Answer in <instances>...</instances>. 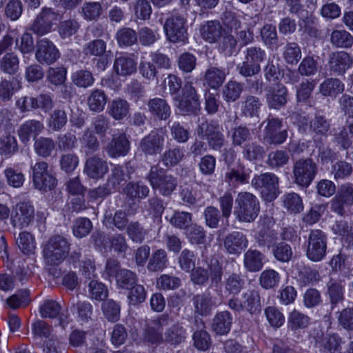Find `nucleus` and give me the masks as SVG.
I'll use <instances>...</instances> for the list:
<instances>
[{
    "mask_svg": "<svg viewBox=\"0 0 353 353\" xmlns=\"http://www.w3.org/2000/svg\"><path fill=\"white\" fill-rule=\"evenodd\" d=\"M166 218L172 226L185 231L192 224V214L183 211H175L170 218Z\"/></svg>",
    "mask_w": 353,
    "mask_h": 353,
    "instance_id": "nucleus-50",
    "label": "nucleus"
},
{
    "mask_svg": "<svg viewBox=\"0 0 353 353\" xmlns=\"http://www.w3.org/2000/svg\"><path fill=\"white\" fill-rule=\"evenodd\" d=\"M70 243L66 238L61 235H54L43 246V256L46 263L49 265H57L68 256Z\"/></svg>",
    "mask_w": 353,
    "mask_h": 353,
    "instance_id": "nucleus-3",
    "label": "nucleus"
},
{
    "mask_svg": "<svg viewBox=\"0 0 353 353\" xmlns=\"http://www.w3.org/2000/svg\"><path fill=\"white\" fill-rule=\"evenodd\" d=\"M106 52V43L100 39L92 40L83 47V53L87 56L102 57Z\"/></svg>",
    "mask_w": 353,
    "mask_h": 353,
    "instance_id": "nucleus-64",
    "label": "nucleus"
},
{
    "mask_svg": "<svg viewBox=\"0 0 353 353\" xmlns=\"http://www.w3.org/2000/svg\"><path fill=\"white\" fill-rule=\"evenodd\" d=\"M35 58L41 64L50 65L54 63L60 56L55 45L48 39H41L37 42Z\"/></svg>",
    "mask_w": 353,
    "mask_h": 353,
    "instance_id": "nucleus-16",
    "label": "nucleus"
},
{
    "mask_svg": "<svg viewBox=\"0 0 353 353\" xmlns=\"http://www.w3.org/2000/svg\"><path fill=\"white\" fill-rule=\"evenodd\" d=\"M242 157L250 162H256L263 159L265 151L256 141L248 143L242 147Z\"/></svg>",
    "mask_w": 353,
    "mask_h": 353,
    "instance_id": "nucleus-35",
    "label": "nucleus"
},
{
    "mask_svg": "<svg viewBox=\"0 0 353 353\" xmlns=\"http://www.w3.org/2000/svg\"><path fill=\"white\" fill-rule=\"evenodd\" d=\"M185 157V150L179 146L166 150L161 156V161L166 168L178 165Z\"/></svg>",
    "mask_w": 353,
    "mask_h": 353,
    "instance_id": "nucleus-38",
    "label": "nucleus"
},
{
    "mask_svg": "<svg viewBox=\"0 0 353 353\" xmlns=\"http://www.w3.org/2000/svg\"><path fill=\"white\" fill-rule=\"evenodd\" d=\"M318 165L311 158L300 159L292 168L294 182L302 188H307L315 179Z\"/></svg>",
    "mask_w": 353,
    "mask_h": 353,
    "instance_id": "nucleus-7",
    "label": "nucleus"
},
{
    "mask_svg": "<svg viewBox=\"0 0 353 353\" xmlns=\"http://www.w3.org/2000/svg\"><path fill=\"white\" fill-rule=\"evenodd\" d=\"M334 141L343 149L349 148L353 141V121L334 134Z\"/></svg>",
    "mask_w": 353,
    "mask_h": 353,
    "instance_id": "nucleus-42",
    "label": "nucleus"
},
{
    "mask_svg": "<svg viewBox=\"0 0 353 353\" xmlns=\"http://www.w3.org/2000/svg\"><path fill=\"white\" fill-rule=\"evenodd\" d=\"M281 276L279 274L273 269H268L263 271L259 277L261 286L265 289H272L278 286Z\"/></svg>",
    "mask_w": 353,
    "mask_h": 353,
    "instance_id": "nucleus-52",
    "label": "nucleus"
},
{
    "mask_svg": "<svg viewBox=\"0 0 353 353\" xmlns=\"http://www.w3.org/2000/svg\"><path fill=\"white\" fill-rule=\"evenodd\" d=\"M288 90L283 84L270 87L266 94V102L269 108L279 110L288 101Z\"/></svg>",
    "mask_w": 353,
    "mask_h": 353,
    "instance_id": "nucleus-22",
    "label": "nucleus"
},
{
    "mask_svg": "<svg viewBox=\"0 0 353 353\" xmlns=\"http://www.w3.org/2000/svg\"><path fill=\"white\" fill-rule=\"evenodd\" d=\"M201 32L205 41L209 43H214L222 35V27L219 21H208L201 26Z\"/></svg>",
    "mask_w": 353,
    "mask_h": 353,
    "instance_id": "nucleus-33",
    "label": "nucleus"
},
{
    "mask_svg": "<svg viewBox=\"0 0 353 353\" xmlns=\"http://www.w3.org/2000/svg\"><path fill=\"white\" fill-rule=\"evenodd\" d=\"M146 179L152 190L163 196H170L178 185V179L176 176L168 174L164 169L157 165L151 166Z\"/></svg>",
    "mask_w": 353,
    "mask_h": 353,
    "instance_id": "nucleus-4",
    "label": "nucleus"
},
{
    "mask_svg": "<svg viewBox=\"0 0 353 353\" xmlns=\"http://www.w3.org/2000/svg\"><path fill=\"white\" fill-rule=\"evenodd\" d=\"M252 137L250 130L246 126L239 125L231 129V141L234 146L243 147Z\"/></svg>",
    "mask_w": 353,
    "mask_h": 353,
    "instance_id": "nucleus-45",
    "label": "nucleus"
},
{
    "mask_svg": "<svg viewBox=\"0 0 353 353\" xmlns=\"http://www.w3.org/2000/svg\"><path fill=\"white\" fill-rule=\"evenodd\" d=\"M341 339L336 334L326 336L319 341V347L323 353H341Z\"/></svg>",
    "mask_w": 353,
    "mask_h": 353,
    "instance_id": "nucleus-46",
    "label": "nucleus"
},
{
    "mask_svg": "<svg viewBox=\"0 0 353 353\" xmlns=\"http://www.w3.org/2000/svg\"><path fill=\"white\" fill-rule=\"evenodd\" d=\"M165 340L172 345H177L185 339V331L180 323L172 325L165 332Z\"/></svg>",
    "mask_w": 353,
    "mask_h": 353,
    "instance_id": "nucleus-53",
    "label": "nucleus"
},
{
    "mask_svg": "<svg viewBox=\"0 0 353 353\" xmlns=\"http://www.w3.org/2000/svg\"><path fill=\"white\" fill-rule=\"evenodd\" d=\"M107 97L104 91L96 89L92 91L88 98V105L91 111L99 112L104 110Z\"/></svg>",
    "mask_w": 353,
    "mask_h": 353,
    "instance_id": "nucleus-44",
    "label": "nucleus"
},
{
    "mask_svg": "<svg viewBox=\"0 0 353 353\" xmlns=\"http://www.w3.org/2000/svg\"><path fill=\"white\" fill-rule=\"evenodd\" d=\"M130 110V104L123 99H115L110 102L108 107V113L115 120H121L125 118Z\"/></svg>",
    "mask_w": 353,
    "mask_h": 353,
    "instance_id": "nucleus-41",
    "label": "nucleus"
},
{
    "mask_svg": "<svg viewBox=\"0 0 353 353\" xmlns=\"http://www.w3.org/2000/svg\"><path fill=\"white\" fill-rule=\"evenodd\" d=\"M124 192L130 199H142L149 194V188L143 182H130L123 189Z\"/></svg>",
    "mask_w": 353,
    "mask_h": 353,
    "instance_id": "nucleus-47",
    "label": "nucleus"
},
{
    "mask_svg": "<svg viewBox=\"0 0 353 353\" xmlns=\"http://www.w3.org/2000/svg\"><path fill=\"white\" fill-rule=\"evenodd\" d=\"M289 160L290 157L286 151L277 150L270 152L267 163L272 169H278L288 164Z\"/></svg>",
    "mask_w": 353,
    "mask_h": 353,
    "instance_id": "nucleus-58",
    "label": "nucleus"
},
{
    "mask_svg": "<svg viewBox=\"0 0 353 353\" xmlns=\"http://www.w3.org/2000/svg\"><path fill=\"white\" fill-rule=\"evenodd\" d=\"M20 88V83L15 78H12L10 81L2 80L0 82V99L3 101H9L14 92Z\"/></svg>",
    "mask_w": 353,
    "mask_h": 353,
    "instance_id": "nucleus-57",
    "label": "nucleus"
},
{
    "mask_svg": "<svg viewBox=\"0 0 353 353\" xmlns=\"http://www.w3.org/2000/svg\"><path fill=\"white\" fill-rule=\"evenodd\" d=\"M11 223L14 228L23 229L28 227L34 219V206L28 201H21L11 213Z\"/></svg>",
    "mask_w": 353,
    "mask_h": 353,
    "instance_id": "nucleus-14",
    "label": "nucleus"
},
{
    "mask_svg": "<svg viewBox=\"0 0 353 353\" xmlns=\"http://www.w3.org/2000/svg\"><path fill=\"white\" fill-rule=\"evenodd\" d=\"M55 147V142L52 138L40 137L34 140V152L42 158L46 159L51 156Z\"/></svg>",
    "mask_w": 353,
    "mask_h": 353,
    "instance_id": "nucleus-37",
    "label": "nucleus"
},
{
    "mask_svg": "<svg viewBox=\"0 0 353 353\" xmlns=\"http://www.w3.org/2000/svg\"><path fill=\"white\" fill-rule=\"evenodd\" d=\"M174 100L181 114H195L200 110L199 97L192 82H185L181 94L174 97Z\"/></svg>",
    "mask_w": 353,
    "mask_h": 353,
    "instance_id": "nucleus-6",
    "label": "nucleus"
},
{
    "mask_svg": "<svg viewBox=\"0 0 353 353\" xmlns=\"http://www.w3.org/2000/svg\"><path fill=\"white\" fill-rule=\"evenodd\" d=\"M234 202V215L239 221H254L260 212V203L255 195L248 192H241Z\"/></svg>",
    "mask_w": 353,
    "mask_h": 353,
    "instance_id": "nucleus-1",
    "label": "nucleus"
},
{
    "mask_svg": "<svg viewBox=\"0 0 353 353\" xmlns=\"http://www.w3.org/2000/svg\"><path fill=\"white\" fill-rule=\"evenodd\" d=\"M272 253L276 260L281 262H289L293 256L291 246L285 242H279L272 247Z\"/></svg>",
    "mask_w": 353,
    "mask_h": 353,
    "instance_id": "nucleus-61",
    "label": "nucleus"
},
{
    "mask_svg": "<svg viewBox=\"0 0 353 353\" xmlns=\"http://www.w3.org/2000/svg\"><path fill=\"white\" fill-rule=\"evenodd\" d=\"M192 302L195 312L201 316L210 314L213 306L215 305V301L210 293H201L194 296Z\"/></svg>",
    "mask_w": 353,
    "mask_h": 353,
    "instance_id": "nucleus-30",
    "label": "nucleus"
},
{
    "mask_svg": "<svg viewBox=\"0 0 353 353\" xmlns=\"http://www.w3.org/2000/svg\"><path fill=\"white\" fill-rule=\"evenodd\" d=\"M262 107L261 100L255 96L248 95L241 102V113L247 118H259Z\"/></svg>",
    "mask_w": 353,
    "mask_h": 353,
    "instance_id": "nucleus-29",
    "label": "nucleus"
},
{
    "mask_svg": "<svg viewBox=\"0 0 353 353\" xmlns=\"http://www.w3.org/2000/svg\"><path fill=\"white\" fill-rule=\"evenodd\" d=\"M43 129V124L41 121L34 119L28 120L19 126L17 134L23 143H27L30 141L31 137L35 139Z\"/></svg>",
    "mask_w": 353,
    "mask_h": 353,
    "instance_id": "nucleus-24",
    "label": "nucleus"
},
{
    "mask_svg": "<svg viewBox=\"0 0 353 353\" xmlns=\"http://www.w3.org/2000/svg\"><path fill=\"white\" fill-rule=\"evenodd\" d=\"M68 117L62 108H57L52 111L48 120V127L54 131L61 130L67 123Z\"/></svg>",
    "mask_w": 353,
    "mask_h": 353,
    "instance_id": "nucleus-54",
    "label": "nucleus"
},
{
    "mask_svg": "<svg viewBox=\"0 0 353 353\" xmlns=\"http://www.w3.org/2000/svg\"><path fill=\"white\" fill-rule=\"evenodd\" d=\"M108 170L107 161L99 155L90 156L85 161L83 172L90 179L94 180L103 179Z\"/></svg>",
    "mask_w": 353,
    "mask_h": 353,
    "instance_id": "nucleus-17",
    "label": "nucleus"
},
{
    "mask_svg": "<svg viewBox=\"0 0 353 353\" xmlns=\"http://www.w3.org/2000/svg\"><path fill=\"white\" fill-rule=\"evenodd\" d=\"M130 142L123 133L115 134L105 148V150L112 158L125 156L130 151Z\"/></svg>",
    "mask_w": 353,
    "mask_h": 353,
    "instance_id": "nucleus-21",
    "label": "nucleus"
},
{
    "mask_svg": "<svg viewBox=\"0 0 353 353\" xmlns=\"http://www.w3.org/2000/svg\"><path fill=\"white\" fill-rule=\"evenodd\" d=\"M344 89V84L336 78L327 79L319 86V92L325 97H336Z\"/></svg>",
    "mask_w": 353,
    "mask_h": 353,
    "instance_id": "nucleus-36",
    "label": "nucleus"
},
{
    "mask_svg": "<svg viewBox=\"0 0 353 353\" xmlns=\"http://www.w3.org/2000/svg\"><path fill=\"white\" fill-rule=\"evenodd\" d=\"M185 235L192 245H202L206 241V231L197 223H192L185 231Z\"/></svg>",
    "mask_w": 353,
    "mask_h": 353,
    "instance_id": "nucleus-40",
    "label": "nucleus"
},
{
    "mask_svg": "<svg viewBox=\"0 0 353 353\" xmlns=\"http://www.w3.org/2000/svg\"><path fill=\"white\" fill-rule=\"evenodd\" d=\"M331 209L339 215L345 213V207L353 205V187L350 183L341 185L331 201Z\"/></svg>",
    "mask_w": 353,
    "mask_h": 353,
    "instance_id": "nucleus-15",
    "label": "nucleus"
},
{
    "mask_svg": "<svg viewBox=\"0 0 353 353\" xmlns=\"http://www.w3.org/2000/svg\"><path fill=\"white\" fill-rule=\"evenodd\" d=\"M249 174L245 171V166L240 164L237 168L229 169L225 173V181L232 187L248 183Z\"/></svg>",
    "mask_w": 353,
    "mask_h": 353,
    "instance_id": "nucleus-34",
    "label": "nucleus"
},
{
    "mask_svg": "<svg viewBox=\"0 0 353 353\" xmlns=\"http://www.w3.org/2000/svg\"><path fill=\"white\" fill-rule=\"evenodd\" d=\"M248 245L246 236L238 231L228 234L223 240L224 249L229 254L239 255Z\"/></svg>",
    "mask_w": 353,
    "mask_h": 353,
    "instance_id": "nucleus-20",
    "label": "nucleus"
},
{
    "mask_svg": "<svg viewBox=\"0 0 353 353\" xmlns=\"http://www.w3.org/2000/svg\"><path fill=\"white\" fill-rule=\"evenodd\" d=\"M103 223L107 227H114L119 231H123L129 224L127 214L122 210H117L113 216L106 212L104 214Z\"/></svg>",
    "mask_w": 353,
    "mask_h": 353,
    "instance_id": "nucleus-31",
    "label": "nucleus"
},
{
    "mask_svg": "<svg viewBox=\"0 0 353 353\" xmlns=\"http://www.w3.org/2000/svg\"><path fill=\"white\" fill-rule=\"evenodd\" d=\"M310 125V130L316 136H327L330 130V120L323 115L316 114Z\"/></svg>",
    "mask_w": 353,
    "mask_h": 353,
    "instance_id": "nucleus-48",
    "label": "nucleus"
},
{
    "mask_svg": "<svg viewBox=\"0 0 353 353\" xmlns=\"http://www.w3.org/2000/svg\"><path fill=\"white\" fill-rule=\"evenodd\" d=\"M113 68L118 75L126 77L136 72L137 62L127 54H121L116 57Z\"/></svg>",
    "mask_w": 353,
    "mask_h": 353,
    "instance_id": "nucleus-27",
    "label": "nucleus"
},
{
    "mask_svg": "<svg viewBox=\"0 0 353 353\" xmlns=\"http://www.w3.org/2000/svg\"><path fill=\"white\" fill-rule=\"evenodd\" d=\"M164 142L163 135L152 132L140 141L139 146L145 156H154L161 152Z\"/></svg>",
    "mask_w": 353,
    "mask_h": 353,
    "instance_id": "nucleus-19",
    "label": "nucleus"
},
{
    "mask_svg": "<svg viewBox=\"0 0 353 353\" xmlns=\"http://www.w3.org/2000/svg\"><path fill=\"white\" fill-rule=\"evenodd\" d=\"M79 28L80 24L76 19H70L59 23L58 32L62 39H68L75 34L79 31Z\"/></svg>",
    "mask_w": 353,
    "mask_h": 353,
    "instance_id": "nucleus-56",
    "label": "nucleus"
},
{
    "mask_svg": "<svg viewBox=\"0 0 353 353\" xmlns=\"http://www.w3.org/2000/svg\"><path fill=\"white\" fill-rule=\"evenodd\" d=\"M330 42L336 48H348L353 44V36L345 30H334L330 34Z\"/></svg>",
    "mask_w": 353,
    "mask_h": 353,
    "instance_id": "nucleus-43",
    "label": "nucleus"
},
{
    "mask_svg": "<svg viewBox=\"0 0 353 353\" xmlns=\"http://www.w3.org/2000/svg\"><path fill=\"white\" fill-rule=\"evenodd\" d=\"M327 241V236L323 231L312 230L307 238V257L314 262L321 261L326 254Z\"/></svg>",
    "mask_w": 353,
    "mask_h": 353,
    "instance_id": "nucleus-10",
    "label": "nucleus"
},
{
    "mask_svg": "<svg viewBox=\"0 0 353 353\" xmlns=\"http://www.w3.org/2000/svg\"><path fill=\"white\" fill-rule=\"evenodd\" d=\"M196 132L199 136L205 138L211 150L222 151L226 141L216 123L213 121H203L198 125Z\"/></svg>",
    "mask_w": 353,
    "mask_h": 353,
    "instance_id": "nucleus-13",
    "label": "nucleus"
},
{
    "mask_svg": "<svg viewBox=\"0 0 353 353\" xmlns=\"http://www.w3.org/2000/svg\"><path fill=\"white\" fill-rule=\"evenodd\" d=\"M57 14L51 8H43L37 16L30 29L34 34L43 36L51 31L52 22L57 20Z\"/></svg>",
    "mask_w": 353,
    "mask_h": 353,
    "instance_id": "nucleus-18",
    "label": "nucleus"
},
{
    "mask_svg": "<svg viewBox=\"0 0 353 353\" xmlns=\"http://www.w3.org/2000/svg\"><path fill=\"white\" fill-rule=\"evenodd\" d=\"M18 57L12 52L6 53L0 60V68L6 73L13 74L19 69Z\"/></svg>",
    "mask_w": 353,
    "mask_h": 353,
    "instance_id": "nucleus-62",
    "label": "nucleus"
},
{
    "mask_svg": "<svg viewBox=\"0 0 353 353\" xmlns=\"http://www.w3.org/2000/svg\"><path fill=\"white\" fill-rule=\"evenodd\" d=\"M278 177L272 173L256 175L252 180V185L261 192L263 199L268 202L274 200L279 194Z\"/></svg>",
    "mask_w": 353,
    "mask_h": 353,
    "instance_id": "nucleus-12",
    "label": "nucleus"
},
{
    "mask_svg": "<svg viewBox=\"0 0 353 353\" xmlns=\"http://www.w3.org/2000/svg\"><path fill=\"white\" fill-rule=\"evenodd\" d=\"M147 107L151 115L159 120H166L170 116V107L163 98L154 97L149 99Z\"/></svg>",
    "mask_w": 353,
    "mask_h": 353,
    "instance_id": "nucleus-25",
    "label": "nucleus"
},
{
    "mask_svg": "<svg viewBox=\"0 0 353 353\" xmlns=\"http://www.w3.org/2000/svg\"><path fill=\"white\" fill-rule=\"evenodd\" d=\"M283 205L288 211L293 214L299 213L303 210V203L301 197L294 192L285 194L283 197Z\"/></svg>",
    "mask_w": 353,
    "mask_h": 353,
    "instance_id": "nucleus-55",
    "label": "nucleus"
},
{
    "mask_svg": "<svg viewBox=\"0 0 353 353\" xmlns=\"http://www.w3.org/2000/svg\"><path fill=\"white\" fill-rule=\"evenodd\" d=\"M262 125H265L263 132L264 143L270 145H281L287 139L288 131L281 130L282 119L269 115Z\"/></svg>",
    "mask_w": 353,
    "mask_h": 353,
    "instance_id": "nucleus-11",
    "label": "nucleus"
},
{
    "mask_svg": "<svg viewBox=\"0 0 353 353\" xmlns=\"http://www.w3.org/2000/svg\"><path fill=\"white\" fill-rule=\"evenodd\" d=\"M232 316L230 312H219L214 316L211 328L218 335L227 334L232 327Z\"/></svg>",
    "mask_w": 353,
    "mask_h": 353,
    "instance_id": "nucleus-26",
    "label": "nucleus"
},
{
    "mask_svg": "<svg viewBox=\"0 0 353 353\" xmlns=\"http://www.w3.org/2000/svg\"><path fill=\"white\" fill-rule=\"evenodd\" d=\"M186 19L179 14H172L164 24L167 39L172 43H184L188 40Z\"/></svg>",
    "mask_w": 353,
    "mask_h": 353,
    "instance_id": "nucleus-9",
    "label": "nucleus"
},
{
    "mask_svg": "<svg viewBox=\"0 0 353 353\" xmlns=\"http://www.w3.org/2000/svg\"><path fill=\"white\" fill-rule=\"evenodd\" d=\"M223 274L221 263L212 257L208 262L207 268L198 266L191 270L190 281L199 286L205 285L210 281L211 287H217L222 281Z\"/></svg>",
    "mask_w": 353,
    "mask_h": 353,
    "instance_id": "nucleus-2",
    "label": "nucleus"
},
{
    "mask_svg": "<svg viewBox=\"0 0 353 353\" xmlns=\"http://www.w3.org/2000/svg\"><path fill=\"white\" fill-rule=\"evenodd\" d=\"M17 244L21 252L26 254L34 252L36 245L33 236L28 232H21L17 239Z\"/></svg>",
    "mask_w": 353,
    "mask_h": 353,
    "instance_id": "nucleus-59",
    "label": "nucleus"
},
{
    "mask_svg": "<svg viewBox=\"0 0 353 353\" xmlns=\"http://www.w3.org/2000/svg\"><path fill=\"white\" fill-rule=\"evenodd\" d=\"M242 300L232 298L228 300V307L239 314L246 311L251 315L259 313L262 308L260 292L257 290H250L243 293Z\"/></svg>",
    "mask_w": 353,
    "mask_h": 353,
    "instance_id": "nucleus-5",
    "label": "nucleus"
},
{
    "mask_svg": "<svg viewBox=\"0 0 353 353\" xmlns=\"http://www.w3.org/2000/svg\"><path fill=\"white\" fill-rule=\"evenodd\" d=\"M265 255L256 250H248L243 256V264L248 272L260 271L264 265Z\"/></svg>",
    "mask_w": 353,
    "mask_h": 353,
    "instance_id": "nucleus-28",
    "label": "nucleus"
},
{
    "mask_svg": "<svg viewBox=\"0 0 353 353\" xmlns=\"http://www.w3.org/2000/svg\"><path fill=\"white\" fill-rule=\"evenodd\" d=\"M196 255L193 251L184 249L178 257V263L181 270L190 272L195 268Z\"/></svg>",
    "mask_w": 353,
    "mask_h": 353,
    "instance_id": "nucleus-63",
    "label": "nucleus"
},
{
    "mask_svg": "<svg viewBox=\"0 0 353 353\" xmlns=\"http://www.w3.org/2000/svg\"><path fill=\"white\" fill-rule=\"evenodd\" d=\"M328 64L332 72L341 74L350 67L352 60L346 52H335L330 54Z\"/></svg>",
    "mask_w": 353,
    "mask_h": 353,
    "instance_id": "nucleus-23",
    "label": "nucleus"
},
{
    "mask_svg": "<svg viewBox=\"0 0 353 353\" xmlns=\"http://www.w3.org/2000/svg\"><path fill=\"white\" fill-rule=\"evenodd\" d=\"M266 53L260 47L251 46L246 49L245 60L238 65L237 69L241 75L250 77L261 72L260 63L264 61Z\"/></svg>",
    "mask_w": 353,
    "mask_h": 353,
    "instance_id": "nucleus-8",
    "label": "nucleus"
},
{
    "mask_svg": "<svg viewBox=\"0 0 353 353\" xmlns=\"http://www.w3.org/2000/svg\"><path fill=\"white\" fill-rule=\"evenodd\" d=\"M225 72L216 67H210L207 70L205 74V80L207 84L214 89L219 88L224 82Z\"/></svg>",
    "mask_w": 353,
    "mask_h": 353,
    "instance_id": "nucleus-49",
    "label": "nucleus"
},
{
    "mask_svg": "<svg viewBox=\"0 0 353 353\" xmlns=\"http://www.w3.org/2000/svg\"><path fill=\"white\" fill-rule=\"evenodd\" d=\"M19 146L17 138L10 133L0 136V155L10 158L17 154Z\"/></svg>",
    "mask_w": 353,
    "mask_h": 353,
    "instance_id": "nucleus-32",
    "label": "nucleus"
},
{
    "mask_svg": "<svg viewBox=\"0 0 353 353\" xmlns=\"http://www.w3.org/2000/svg\"><path fill=\"white\" fill-rule=\"evenodd\" d=\"M283 57L286 63L296 64L301 58V50L296 42H288L284 48Z\"/></svg>",
    "mask_w": 353,
    "mask_h": 353,
    "instance_id": "nucleus-60",
    "label": "nucleus"
},
{
    "mask_svg": "<svg viewBox=\"0 0 353 353\" xmlns=\"http://www.w3.org/2000/svg\"><path fill=\"white\" fill-rule=\"evenodd\" d=\"M168 263L167 252L163 249L154 252L149 259L147 269L150 272H159L165 269Z\"/></svg>",
    "mask_w": 353,
    "mask_h": 353,
    "instance_id": "nucleus-39",
    "label": "nucleus"
},
{
    "mask_svg": "<svg viewBox=\"0 0 353 353\" xmlns=\"http://www.w3.org/2000/svg\"><path fill=\"white\" fill-rule=\"evenodd\" d=\"M114 279L119 288L126 290L136 284L137 281L136 274L127 269H121Z\"/></svg>",
    "mask_w": 353,
    "mask_h": 353,
    "instance_id": "nucleus-51",
    "label": "nucleus"
}]
</instances>
